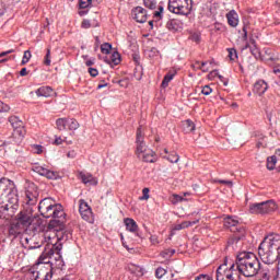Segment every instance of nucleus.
Returning <instances> with one entry per match:
<instances>
[{
	"mask_svg": "<svg viewBox=\"0 0 280 280\" xmlns=\"http://www.w3.org/2000/svg\"><path fill=\"white\" fill-rule=\"evenodd\" d=\"M38 210L43 218H52L47 230L42 234L46 248L62 246L71 237V232L65 230V209L51 198H45L39 202Z\"/></svg>",
	"mask_w": 280,
	"mask_h": 280,
	"instance_id": "obj_1",
	"label": "nucleus"
},
{
	"mask_svg": "<svg viewBox=\"0 0 280 280\" xmlns=\"http://www.w3.org/2000/svg\"><path fill=\"white\" fill-rule=\"evenodd\" d=\"M238 279L245 277L247 279L257 277L261 270V262L254 253H241L234 262Z\"/></svg>",
	"mask_w": 280,
	"mask_h": 280,
	"instance_id": "obj_2",
	"label": "nucleus"
},
{
	"mask_svg": "<svg viewBox=\"0 0 280 280\" xmlns=\"http://www.w3.org/2000/svg\"><path fill=\"white\" fill-rule=\"evenodd\" d=\"M258 255L264 264H275L280 258V236H267L258 247Z\"/></svg>",
	"mask_w": 280,
	"mask_h": 280,
	"instance_id": "obj_3",
	"label": "nucleus"
},
{
	"mask_svg": "<svg viewBox=\"0 0 280 280\" xmlns=\"http://www.w3.org/2000/svg\"><path fill=\"white\" fill-rule=\"evenodd\" d=\"M28 277L32 280H51L54 277V267L38 258L37 262L28 270Z\"/></svg>",
	"mask_w": 280,
	"mask_h": 280,
	"instance_id": "obj_4",
	"label": "nucleus"
},
{
	"mask_svg": "<svg viewBox=\"0 0 280 280\" xmlns=\"http://www.w3.org/2000/svg\"><path fill=\"white\" fill-rule=\"evenodd\" d=\"M60 250H62V245H58L54 248H45L39 256L40 261H44V264H49L51 267L52 264H55L57 268H62L65 262L62 261V255L60 254Z\"/></svg>",
	"mask_w": 280,
	"mask_h": 280,
	"instance_id": "obj_5",
	"label": "nucleus"
},
{
	"mask_svg": "<svg viewBox=\"0 0 280 280\" xmlns=\"http://www.w3.org/2000/svg\"><path fill=\"white\" fill-rule=\"evenodd\" d=\"M277 202L270 199L267 201L249 203V213L253 215H268L277 211Z\"/></svg>",
	"mask_w": 280,
	"mask_h": 280,
	"instance_id": "obj_6",
	"label": "nucleus"
},
{
	"mask_svg": "<svg viewBox=\"0 0 280 280\" xmlns=\"http://www.w3.org/2000/svg\"><path fill=\"white\" fill-rule=\"evenodd\" d=\"M217 280H240V275L235 267V262L219 266L217 269Z\"/></svg>",
	"mask_w": 280,
	"mask_h": 280,
	"instance_id": "obj_7",
	"label": "nucleus"
},
{
	"mask_svg": "<svg viewBox=\"0 0 280 280\" xmlns=\"http://www.w3.org/2000/svg\"><path fill=\"white\" fill-rule=\"evenodd\" d=\"M168 10L173 14L187 16L191 12V0H168Z\"/></svg>",
	"mask_w": 280,
	"mask_h": 280,
	"instance_id": "obj_8",
	"label": "nucleus"
},
{
	"mask_svg": "<svg viewBox=\"0 0 280 280\" xmlns=\"http://www.w3.org/2000/svg\"><path fill=\"white\" fill-rule=\"evenodd\" d=\"M9 124H11L13 128V137L18 139V141H23V137H25V126L23 125V120L16 116L9 117Z\"/></svg>",
	"mask_w": 280,
	"mask_h": 280,
	"instance_id": "obj_9",
	"label": "nucleus"
},
{
	"mask_svg": "<svg viewBox=\"0 0 280 280\" xmlns=\"http://www.w3.org/2000/svg\"><path fill=\"white\" fill-rule=\"evenodd\" d=\"M34 208L25 206L24 209L18 214L16 222L27 230V226L34 222Z\"/></svg>",
	"mask_w": 280,
	"mask_h": 280,
	"instance_id": "obj_10",
	"label": "nucleus"
},
{
	"mask_svg": "<svg viewBox=\"0 0 280 280\" xmlns=\"http://www.w3.org/2000/svg\"><path fill=\"white\" fill-rule=\"evenodd\" d=\"M24 202L26 207H35L38 202V188L34 184H28L24 192Z\"/></svg>",
	"mask_w": 280,
	"mask_h": 280,
	"instance_id": "obj_11",
	"label": "nucleus"
},
{
	"mask_svg": "<svg viewBox=\"0 0 280 280\" xmlns=\"http://www.w3.org/2000/svg\"><path fill=\"white\" fill-rule=\"evenodd\" d=\"M224 226L230 229L232 233H238V235L235 234V240H242V237H244L246 234V230H244V226L240 225V221L233 219L232 217H226L224 219Z\"/></svg>",
	"mask_w": 280,
	"mask_h": 280,
	"instance_id": "obj_12",
	"label": "nucleus"
},
{
	"mask_svg": "<svg viewBox=\"0 0 280 280\" xmlns=\"http://www.w3.org/2000/svg\"><path fill=\"white\" fill-rule=\"evenodd\" d=\"M57 130H78L80 128V122L75 118H59L56 120Z\"/></svg>",
	"mask_w": 280,
	"mask_h": 280,
	"instance_id": "obj_13",
	"label": "nucleus"
},
{
	"mask_svg": "<svg viewBox=\"0 0 280 280\" xmlns=\"http://www.w3.org/2000/svg\"><path fill=\"white\" fill-rule=\"evenodd\" d=\"M79 212L82 220L93 223V210L91 209V206H89V202H86L84 199L79 200Z\"/></svg>",
	"mask_w": 280,
	"mask_h": 280,
	"instance_id": "obj_14",
	"label": "nucleus"
},
{
	"mask_svg": "<svg viewBox=\"0 0 280 280\" xmlns=\"http://www.w3.org/2000/svg\"><path fill=\"white\" fill-rule=\"evenodd\" d=\"M136 143H137V149H136V154L141 159V155L144 154V152H148L150 149L145 145V142L143 141V129L140 126L137 129L136 133Z\"/></svg>",
	"mask_w": 280,
	"mask_h": 280,
	"instance_id": "obj_15",
	"label": "nucleus"
},
{
	"mask_svg": "<svg viewBox=\"0 0 280 280\" xmlns=\"http://www.w3.org/2000/svg\"><path fill=\"white\" fill-rule=\"evenodd\" d=\"M33 172L39 174V176H45V178H48L49 180H57V178L60 176L58 172H54L38 164L33 166Z\"/></svg>",
	"mask_w": 280,
	"mask_h": 280,
	"instance_id": "obj_16",
	"label": "nucleus"
},
{
	"mask_svg": "<svg viewBox=\"0 0 280 280\" xmlns=\"http://www.w3.org/2000/svg\"><path fill=\"white\" fill-rule=\"evenodd\" d=\"M131 15L137 23H145V21H148V11L143 9V7H136L131 11Z\"/></svg>",
	"mask_w": 280,
	"mask_h": 280,
	"instance_id": "obj_17",
	"label": "nucleus"
},
{
	"mask_svg": "<svg viewBox=\"0 0 280 280\" xmlns=\"http://www.w3.org/2000/svg\"><path fill=\"white\" fill-rule=\"evenodd\" d=\"M39 235H33L31 237L25 238V244L27 246V250H39L40 246H43V241L38 240Z\"/></svg>",
	"mask_w": 280,
	"mask_h": 280,
	"instance_id": "obj_18",
	"label": "nucleus"
},
{
	"mask_svg": "<svg viewBox=\"0 0 280 280\" xmlns=\"http://www.w3.org/2000/svg\"><path fill=\"white\" fill-rule=\"evenodd\" d=\"M27 230L24 229L18 221L12 222L9 226V235L10 237L16 238L19 235H23Z\"/></svg>",
	"mask_w": 280,
	"mask_h": 280,
	"instance_id": "obj_19",
	"label": "nucleus"
},
{
	"mask_svg": "<svg viewBox=\"0 0 280 280\" xmlns=\"http://www.w3.org/2000/svg\"><path fill=\"white\" fill-rule=\"evenodd\" d=\"M268 91V83L264 80H258L254 83L253 93L254 95H264Z\"/></svg>",
	"mask_w": 280,
	"mask_h": 280,
	"instance_id": "obj_20",
	"label": "nucleus"
},
{
	"mask_svg": "<svg viewBox=\"0 0 280 280\" xmlns=\"http://www.w3.org/2000/svg\"><path fill=\"white\" fill-rule=\"evenodd\" d=\"M124 224L129 233H135L139 237V225L135 219L127 218L124 220Z\"/></svg>",
	"mask_w": 280,
	"mask_h": 280,
	"instance_id": "obj_21",
	"label": "nucleus"
},
{
	"mask_svg": "<svg viewBox=\"0 0 280 280\" xmlns=\"http://www.w3.org/2000/svg\"><path fill=\"white\" fill-rule=\"evenodd\" d=\"M141 156L144 163H156L158 161L156 153L152 149H149L147 152L142 153Z\"/></svg>",
	"mask_w": 280,
	"mask_h": 280,
	"instance_id": "obj_22",
	"label": "nucleus"
},
{
	"mask_svg": "<svg viewBox=\"0 0 280 280\" xmlns=\"http://www.w3.org/2000/svg\"><path fill=\"white\" fill-rule=\"evenodd\" d=\"M226 19H228V23H229V25H231V27H237V25L240 23V19H238L237 12H235V10L230 11L226 14Z\"/></svg>",
	"mask_w": 280,
	"mask_h": 280,
	"instance_id": "obj_23",
	"label": "nucleus"
},
{
	"mask_svg": "<svg viewBox=\"0 0 280 280\" xmlns=\"http://www.w3.org/2000/svg\"><path fill=\"white\" fill-rule=\"evenodd\" d=\"M79 178L84 185H97L95 177L89 173H80Z\"/></svg>",
	"mask_w": 280,
	"mask_h": 280,
	"instance_id": "obj_24",
	"label": "nucleus"
},
{
	"mask_svg": "<svg viewBox=\"0 0 280 280\" xmlns=\"http://www.w3.org/2000/svg\"><path fill=\"white\" fill-rule=\"evenodd\" d=\"M37 97H51L54 95V90L49 86H42L36 90Z\"/></svg>",
	"mask_w": 280,
	"mask_h": 280,
	"instance_id": "obj_25",
	"label": "nucleus"
},
{
	"mask_svg": "<svg viewBox=\"0 0 280 280\" xmlns=\"http://www.w3.org/2000/svg\"><path fill=\"white\" fill-rule=\"evenodd\" d=\"M198 222H200L199 219L195 221H184L179 224H175L173 226V231H183V229H189V226H194V224H198Z\"/></svg>",
	"mask_w": 280,
	"mask_h": 280,
	"instance_id": "obj_26",
	"label": "nucleus"
},
{
	"mask_svg": "<svg viewBox=\"0 0 280 280\" xmlns=\"http://www.w3.org/2000/svg\"><path fill=\"white\" fill-rule=\"evenodd\" d=\"M100 23L97 20H83L81 23L82 30H91V27H98Z\"/></svg>",
	"mask_w": 280,
	"mask_h": 280,
	"instance_id": "obj_27",
	"label": "nucleus"
},
{
	"mask_svg": "<svg viewBox=\"0 0 280 280\" xmlns=\"http://www.w3.org/2000/svg\"><path fill=\"white\" fill-rule=\"evenodd\" d=\"M107 62H109V65H114L117 66L119 65V62H121V55H119V52L114 51L109 58H107Z\"/></svg>",
	"mask_w": 280,
	"mask_h": 280,
	"instance_id": "obj_28",
	"label": "nucleus"
},
{
	"mask_svg": "<svg viewBox=\"0 0 280 280\" xmlns=\"http://www.w3.org/2000/svg\"><path fill=\"white\" fill-rule=\"evenodd\" d=\"M183 130L186 135H189V132H194V130H196V125H194V121L191 120H185L183 122Z\"/></svg>",
	"mask_w": 280,
	"mask_h": 280,
	"instance_id": "obj_29",
	"label": "nucleus"
},
{
	"mask_svg": "<svg viewBox=\"0 0 280 280\" xmlns=\"http://www.w3.org/2000/svg\"><path fill=\"white\" fill-rule=\"evenodd\" d=\"M173 80H174V73L168 72V73L164 77V79H163V81H162V86H163V89H167V86H170V82H172Z\"/></svg>",
	"mask_w": 280,
	"mask_h": 280,
	"instance_id": "obj_30",
	"label": "nucleus"
},
{
	"mask_svg": "<svg viewBox=\"0 0 280 280\" xmlns=\"http://www.w3.org/2000/svg\"><path fill=\"white\" fill-rule=\"evenodd\" d=\"M277 165V156L272 155L267 159V170L272 171Z\"/></svg>",
	"mask_w": 280,
	"mask_h": 280,
	"instance_id": "obj_31",
	"label": "nucleus"
},
{
	"mask_svg": "<svg viewBox=\"0 0 280 280\" xmlns=\"http://www.w3.org/2000/svg\"><path fill=\"white\" fill-rule=\"evenodd\" d=\"M163 5H159L158 11L153 12V19H155V21H161V19H163Z\"/></svg>",
	"mask_w": 280,
	"mask_h": 280,
	"instance_id": "obj_32",
	"label": "nucleus"
},
{
	"mask_svg": "<svg viewBox=\"0 0 280 280\" xmlns=\"http://www.w3.org/2000/svg\"><path fill=\"white\" fill-rule=\"evenodd\" d=\"M44 65L46 67H51V49L47 48L46 56L44 57Z\"/></svg>",
	"mask_w": 280,
	"mask_h": 280,
	"instance_id": "obj_33",
	"label": "nucleus"
},
{
	"mask_svg": "<svg viewBox=\"0 0 280 280\" xmlns=\"http://www.w3.org/2000/svg\"><path fill=\"white\" fill-rule=\"evenodd\" d=\"M143 5L149 10H154L156 8V0H143Z\"/></svg>",
	"mask_w": 280,
	"mask_h": 280,
	"instance_id": "obj_34",
	"label": "nucleus"
},
{
	"mask_svg": "<svg viewBox=\"0 0 280 280\" xmlns=\"http://www.w3.org/2000/svg\"><path fill=\"white\" fill-rule=\"evenodd\" d=\"M91 3H93V0H79V8L86 10V8H91Z\"/></svg>",
	"mask_w": 280,
	"mask_h": 280,
	"instance_id": "obj_35",
	"label": "nucleus"
},
{
	"mask_svg": "<svg viewBox=\"0 0 280 280\" xmlns=\"http://www.w3.org/2000/svg\"><path fill=\"white\" fill-rule=\"evenodd\" d=\"M32 59V52L30 50L24 51L21 65H27Z\"/></svg>",
	"mask_w": 280,
	"mask_h": 280,
	"instance_id": "obj_36",
	"label": "nucleus"
},
{
	"mask_svg": "<svg viewBox=\"0 0 280 280\" xmlns=\"http://www.w3.org/2000/svg\"><path fill=\"white\" fill-rule=\"evenodd\" d=\"M165 275H167V270H165L163 267H159L156 270H155V277L158 279H163V277H165Z\"/></svg>",
	"mask_w": 280,
	"mask_h": 280,
	"instance_id": "obj_37",
	"label": "nucleus"
},
{
	"mask_svg": "<svg viewBox=\"0 0 280 280\" xmlns=\"http://www.w3.org/2000/svg\"><path fill=\"white\" fill-rule=\"evenodd\" d=\"M110 49H113V46L108 43H105L101 46L102 54H110Z\"/></svg>",
	"mask_w": 280,
	"mask_h": 280,
	"instance_id": "obj_38",
	"label": "nucleus"
},
{
	"mask_svg": "<svg viewBox=\"0 0 280 280\" xmlns=\"http://www.w3.org/2000/svg\"><path fill=\"white\" fill-rule=\"evenodd\" d=\"M183 200H185V198L179 195H173L171 198L172 205H178V202H183Z\"/></svg>",
	"mask_w": 280,
	"mask_h": 280,
	"instance_id": "obj_39",
	"label": "nucleus"
},
{
	"mask_svg": "<svg viewBox=\"0 0 280 280\" xmlns=\"http://www.w3.org/2000/svg\"><path fill=\"white\" fill-rule=\"evenodd\" d=\"M228 52L230 60H237V50H235L234 48H229Z\"/></svg>",
	"mask_w": 280,
	"mask_h": 280,
	"instance_id": "obj_40",
	"label": "nucleus"
},
{
	"mask_svg": "<svg viewBox=\"0 0 280 280\" xmlns=\"http://www.w3.org/2000/svg\"><path fill=\"white\" fill-rule=\"evenodd\" d=\"M166 159L170 163H178L180 161V158L176 153L170 154Z\"/></svg>",
	"mask_w": 280,
	"mask_h": 280,
	"instance_id": "obj_41",
	"label": "nucleus"
},
{
	"mask_svg": "<svg viewBox=\"0 0 280 280\" xmlns=\"http://www.w3.org/2000/svg\"><path fill=\"white\" fill-rule=\"evenodd\" d=\"M142 195V197H139V200H150V188H143Z\"/></svg>",
	"mask_w": 280,
	"mask_h": 280,
	"instance_id": "obj_42",
	"label": "nucleus"
},
{
	"mask_svg": "<svg viewBox=\"0 0 280 280\" xmlns=\"http://www.w3.org/2000/svg\"><path fill=\"white\" fill-rule=\"evenodd\" d=\"M201 93H202V95H211L213 93V89H211V86H209V85H205L201 89Z\"/></svg>",
	"mask_w": 280,
	"mask_h": 280,
	"instance_id": "obj_43",
	"label": "nucleus"
},
{
	"mask_svg": "<svg viewBox=\"0 0 280 280\" xmlns=\"http://www.w3.org/2000/svg\"><path fill=\"white\" fill-rule=\"evenodd\" d=\"M174 253H176V250L165 249L161 253V256L164 257V258H167V257H172V255H174Z\"/></svg>",
	"mask_w": 280,
	"mask_h": 280,
	"instance_id": "obj_44",
	"label": "nucleus"
},
{
	"mask_svg": "<svg viewBox=\"0 0 280 280\" xmlns=\"http://www.w3.org/2000/svg\"><path fill=\"white\" fill-rule=\"evenodd\" d=\"M210 75H213V77L217 75V78H219V80H221V82H223L224 86H226V84H229L228 81H224V77H222V75H220V74L218 73V70H214V71L210 72Z\"/></svg>",
	"mask_w": 280,
	"mask_h": 280,
	"instance_id": "obj_45",
	"label": "nucleus"
},
{
	"mask_svg": "<svg viewBox=\"0 0 280 280\" xmlns=\"http://www.w3.org/2000/svg\"><path fill=\"white\" fill-rule=\"evenodd\" d=\"M9 112H10V105L0 101V113H9Z\"/></svg>",
	"mask_w": 280,
	"mask_h": 280,
	"instance_id": "obj_46",
	"label": "nucleus"
},
{
	"mask_svg": "<svg viewBox=\"0 0 280 280\" xmlns=\"http://www.w3.org/2000/svg\"><path fill=\"white\" fill-rule=\"evenodd\" d=\"M32 148H33V152H34L35 154H43V150H44L43 145H40V144H35V145H33Z\"/></svg>",
	"mask_w": 280,
	"mask_h": 280,
	"instance_id": "obj_47",
	"label": "nucleus"
},
{
	"mask_svg": "<svg viewBox=\"0 0 280 280\" xmlns=\"http://www.w3.org/2000/svg\"><path fill=\"white\" fill-rule=\"evenodd\" d=\"M214 183H220V185H226L228 187H233V182L224 179H214Z\"/></svg>",
	"mask_w": 280,
	"mask_h": 280,
	"instance_id": "obj_48",
	"label": "nucleus"
},
{
	"mask_svg": "<svg viewBox=\"0 0 280 280\" xmlns=\"http://www.w3.org/2000/svg\"><path fill=\"white\" fill-rule=\"evenodd\" d=\"M89 73L92 78H97V75H100V71L95 68H89Z\"/></svg>",
	"mask_w": 280,
	"mask_h": 280,
	"instance_id": "obj_49",
	"label": "nucleus"
},
{
	"mask_svg": "<svg viewBox=\"0 0 280 280\" xmlns=\"http://www.w3.org/2000/svg\"><path fill=\"white\" fill-rule=\"evenodd\" d=\"M268 51H269V57H267V60H271V62H277V60H279V57L275 55H270L272 50H267L266 54H268Z\"/></svg>",
	"mask_w": 280,
	"mask_h": 280,
	"instance_id": "obj_50",
	"label": "nucleus"
},
{
	"mask_svg": "<svg viewBox=\"0 0 280 280\" xmlns=\"http://www.w3.org/2000/svg\"><path fill=\"white\" fill-rule=\"evenodd\" d=\"M68 159H75L78 156V152L75 150H70L67 153Z\"/></svg>",
	"mask_w": 280,
	"mask_h": 280,
	"instance_id": "obj_51",
	"label": "nucleus"
},
{
	"mask_svg": "<svg viewBox=\"0 0 280 280\" xmlns=\"http://www.w3.org/2000/svg\"><path fill=\"white\" fill-rule=\"evenodd\" d=\"M198 69L203 71V73H207V71H209V68H207V61H202L201 66H198Z\"/></svg>",
	"mask_w": 280,
	"mask_h": 280,
	"instance_id": "obj_52",
	"label": "nucleus"
},
{
	"mask_svg": "<svg viewBox=\"0 0 280 280\" xmlns=\"http://www.w3.org/2000/svg\"><path fill=\"white\" fill-rule=\"evenodd\" d=\"M190 40H194V43H198V42L200 40V34L194 33V34L190 36Z\"/></svg>",
	"mask_w": 280,
	"mask_h": 280,
	"instance_id": "obj_53",
	"label": "nucleus"
},
{
	"mask_svg": "<svg viewBox=\"0 0 280 280\" xmlns=\"http://www.w3.org/2000/svg\"><path fill=\"white\" fill-rule=\"evenodd\" d=\"M63 141L62 138L57 137L54 141V145H62Z\"/></svg>",
	"mask_w": 280,
	"mask_h": 280,
	"instance_id": "obj_54",
	"label": "nucleus"
},
{
	"mask_svg": "<svg viewBox=\"0 0 280 280\" xmlns=\"http://www.w3.org/2000/svg\"><path fill=\"white\" fill-rule=\"evenodd\" d=\"M196 280H213V279H211V277H209L207 275H201V276L197 277Z\"/></svg>",
	"mask_w": 280,
	"mask_h": 280,
	"instance_id": "obj_55",
	"label": "nucleus"
},
{
	"mask_svg": "<svg viewBox=\"0 0 280 280\" xmlns=\"http://www.w3.org/2000/svg\"><path fill=\"white\" fill-rule=\"evenodd\" d=\"M27 73H30V72L27 71V68H22L21 71H20V75H21L22 78H25V75H27Z\"/></svg>",
	"mask_w": 280,
	"mask_h": 280,
	"instance_id": "obj_56",
	"label": "nucleus"
},
{
	"mask_svg": "<svg viewBox=\"0 0 280 280\" xmlns=\"http://www.w3.org/2000/svg\"><path fill=\"white\" fill-rule=\"evenodd\" d=\"M9 54H14V49H9L7 51L1 52L0 58H3V56H8Z\"/></svg>",
	"mask_w": 280,
	"mask_h": 280,
	"instance_id": "obj_57",
	"label": "nucleus"
},
{
	"mask_svg": "<svg viewBox=\"0 0 280 280\" xmlns=\"http://www.w3.org/2000/svg\"><path fill=\"white\" fill-rule=\"evenodd\" d=\"M106 86H108V83L103 82V83H100V84L97 85V89H98V90H100V89H106Z\"/></svg>",
	"mask_w": 280,
	"mask_h": 280,
	"instance_id": "obj_58",
	"label": "nucleus"
},
{
	"mask_svg": "<svg viewBox=\"0 0 280 280\" xmlns=\"http://www.w3.org/2000/svg\"><path fill=\"white\" fill-rule=\"evenodd\" d=\"M243 32H244L243 38H244V40H246L248 38V32L246 31L245 26L243 27Z\"/></svg>",
	"mask_w": 280,
	"mask_h": 280,
	"instance_id": "obj_59",
	"label": "nucleus"
},
{
	"mask_svg": "<svg viewBox=\"0 0 280 280\" xmlns=\"http://www.w3.org/2000/svg\"><path fill=\"white\" fill-rule=\"evenodd\" d=\"M86 67H92V65H95L93 60L85 61Z\"/></svg>",
	"mask_w": 280,
	"mask_h": 280,
	"instance_id": "obj_60",
	"label": "nucleus"
},
{
	"mask_svg": "<svg viewBox=\"0 0 280 280\" xmlns=\"http://www.w3.org/2000/svg\"><path fill=\"white\" fill-rule=\"evenodd\" d=\"M195 69H198V67H201V63L200 61H197L195 65H194Z\"/></svg>",
	"mask_w": 280,
	"mask_h": 280,
	"instance_id": "obj_61",
	"label": "nucleus"
},
{
	"mask_svg": "<svg viewBox=\"0 0 280 280\" xmlns=\"http://www.w3.org/2000/svg\"><path fill=\"white\" fill-rule=\"evenodd\" d=\"M149 25H150L151 27H154V21H150V22H149Z\"/></svg>",
	"mask_w": 280,
	"mask_h": 280,
	"instance_id": "obj_62",
	"label": "nucleus"
},
{
	"mask_svg": "<svg viewBox=\"0 0 280 280\" xmlns=\"http://www.w3.org/2000/svg\"><path fill=\"white\" fill-rule=\"evenodd\" d=\"M170 25H172V22H171V23H167L168 30H170Z\"/></svg>",
	"mask_w": 280,
	"mask_h": 280,
	"instance_id": "obj_63",
	"label": "nucleus"
},
{
	"mask_svg": "<svg viewBox=\"0 0 280 280\" xmlns=\"http://www.w3.org/2000/svg\"><path fill=\"white\" fill-rule=\"evenodd\" d=\"M164 152H165V154H167V152H168L167 149H164Z\"/></svg>",
	"mask_w": 280,
	"mask_h": 280,
	"instance_id": "obj_64",
	"label": "nucleus"
}]
</instances>
